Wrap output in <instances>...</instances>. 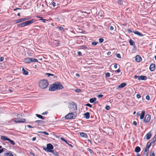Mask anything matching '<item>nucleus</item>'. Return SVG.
<instances>
[{
    "label": "nucleus",
    "mask_w": 156,
    "mask_h": 156,
    "mask_svg": "<svg viewBox=\"0 0 156 156\" xmlns=\"http://www.w3.org/2000/svg\"><path fill=\"white\" fill-rule=\"evenodd\" d=\"M17 117V118H14L11 120V121H13L16 123H23L26 121V119L22 118L21 119L19 118L20 116H22L21 115L17 114L16 115Z\"/></svg>",
    "instance_id": "nucleus-1"
},
{
    "label": "nucleus",
    "mask_w": 156,
    "mask_h": 156,
    "mask_svg": "<svg viewBox=\"0 0 156 156\" xmlns=\"http://www.w3.org/2000/svg\"><path fill=\"white\" fill-rule=\"evenodd\" d=\"M48 85V81L45 80H41L39 83V86L42 89L46 88Z\"/></svg>",
    "instance_id": "nucleus-2"
},
{
    "label": "nucleus",
    "mask_w": 156,
    "mask_h": 156,
    "mask_svg": "<svg viewBox=\"0 0 156 156\" xmlns=\"http://www.w3.org/2000/svg\"><path fill=\"white\" fill-rule=\"evenodd\" d=\"M76 116V113L71 112L66 115L65 118L66 119H74Z\"/></svg>",
    "instance_id": "nucleus-3"
},
{
    "label": "nucleus",
    "mask_w": 156,
    "mask_h": 156,
    "mask_svg": "<svg viewBox=\"0 0 156 156\" xmlns=\"http://www.w3.org/2000/svg\"><path fill=\"white\" fill-rule=\"evenodd\" d=\"M69 108H70V110L72 112L76 111L77 110L76 105L74 102H73L70 104Z\"/></svg>",
    "instance_id": "nucleus-4"
},
{
    "label": "nucleus",
    "mask_w": 156,
    "mask_h": 156,
    "mask_svg": "<svg viewBox=\"0 0 156 156\" xmlns=\"http://www.w3.org/2000/svg\"><path fill=\"white\" fill-rule=\"evenodd\" d=\"M47 146V147L46 148V147H44L43 148L44 150L45 151H47L48 152H50L54 148L53 146L51 144H48Z\"/></svg>",
    "instance_id": "nucleus-5"
},
{
    "label": "nucleus",
    "mask_w": 156,
    "mask_h": 156,
    "mask_svg": "<svg viewBox=\"0 0 156 156\" xmlns=\"http://www.w3.org/2000/svg\"><path fill=\"white\" fill-rule=\"evenodd\" d=\"M151 119V115L150 114H148L146 115L145 117L143 120V121L145 123H148Z\"/></svg>",
    "instance_id": "nucleus-6"
},
{
    "label": "nucleus",
    "mask_w": 156,
    "mask_h": 156,
    "mask_svg": "<svg viewBox=\"0 0 156 156\" xmlns=\"http://www.w3.org/2000/svg\"><path fill=\"white\" fill-rule=\"evenodd\" d=\"M55 89L56 90L62 89L64 88V87L60 83H55Z\"/></svg>",
    "instance_id": "nucleus-7"
},
{
    "label": "nucleus",
    "mask_w": 156,
    "mask_h": 156,
    "mask_svg": "<svg viewBox=\"0 0 156 156\" xmlns=\"http://www.w3.org/2000/svg\"><path fill=\"white\" fill-rule=\"evenodd\" d=\"M36 21L35 19H32L31 20H28V21H27L25 22V23L26 26H27L28 25H30Z\"/></svg>",
    "instance_id": "nucleus-8"
},
{
    "label": "nucleus",
    "mask_w": 156,
    "mask_h": 156,
    "mask_svg": "<svg viewBox=\"0 0 156 156\" xmlns=\"http://www.w3.org/2000/svg\"><path fill=\"white\" fill-rule=\"evenodd\" d=\"M55 83L51 85L49 87V90L51 91H54L56 90L55 89Z\"/></svg>",
    "instance_id": "nucleus-9"
},
{
    "label": "nucleus",
    "mask_w": 156,
    "mask_h": 156,
    "mask_svg": "<svg viewBox=\"0 0 156 156\" xmlns=\"http://www.w3.org/2000/svg\"><path fill=\"white\" fill-rule=\"evenodd\" d=\"M155 65L154 63L151 64L150 67H149V69L152 72L155 69Z\"/></svg>",
    "instance_id": "nucleus-10"
},
{
    "label": "nucleus",
    "mask_w": 156,
    "mask_h": 156,
    "mask_svg": "<svg viewBox=\"0 0 156 156\" xmlns=\"http://www.w3.org/2000/svg\"><path fill=\"white\" fill-rule=\"evenodd\" d=\"M147 77L145 76H140L138 77V80H147Z\"/></svg>",
    "instance_id": "nucleus-11"
},
{
    "label": "nucleus",
    "mask_w": 156,
    "mask_h": 156,
    "mask_svg": "<svg viewBox=\"0 0 156 156\" xmlns=\"http://www.w3.org/2000/svg\"><path fill=\"white\" fill-rule=\"evenodd\" d=\"M24 20L25 19H24V18H22L20 19L16 20L15 21V23L16 24L23 22L24 21H25Z\"/></svg>",
    "instance_id": "nucleus-12"
},
{
    "label": "nucleus",
    "mask_w": 156,
    "mask_h": 156,
    "mask_svg": "<svg viewBox=\"0 0 156 156\" xmlns=\"http://www.w3.org/2000/svg\"><path fill=\"white\" fill-rule=\"evenodd\" d=\"M142 60L141 58L139 55H137L135 57V60L137 62H140Z\"/></svg>",
    "instance_id": "nucleus-13"
},
{
    "label": "nucleus",
    "mask_w": 156,
    "mask_h": 156,
    "mask_svg": "<svg viewBox=\"0 0 156 156\" xmlns=\"http://www.w3.org/2000/svg\"><path fill=\"white\" fill-rule=\"evenodd\" d=\"M61 140L62 141L65 142L66 144H67L68 145L71 147H73V146L72 144H69L67 140H66L64 138L61 137Z\"/></svg>",
    "instance_id": "nucleus-14"
},
{
    "label": "nucleus",
    "mask_w": 156,
    "mask_h": 156,
    "mask_svg": "<svg viewBox=\"0 0 156 156\" xmlns=\"http://www.w3.org/2000/svg\"><path fill=\"white\" fill-rule=\"evenodd\" d=\"M3 156H14L12 153L10 151L4 153Z\"/></svg>",
    "instance_id": "nucleus-15"
},
{
    "label": "nucleus",
    "mask_w": 156,
    "mask_h": 156,
    "mask_svg": "<svg viewBox=\"0 0 156 156\" xmlns=\"http://www.w3.org/2000/svg\"><path fill=\"white\" fill-rule=\"evenodd\" d=\"M80 136L82 137L86 138H88V136L86 134L83 132L80 133Z\"/></svg>",
    "instance_id": "nucleus-16"
},
{
    "label": "nucleus",
    "mask_w": 156,
    "mask_h": 156,
    "mask_svg": "<svg viewBox=\"0 0 156 156\" xmlns=\"http://www.w3.org/2000/svg\"><path fill=\"white\" fill-rule=\"evenodd\" d=\"M31 58H27L24 59V62L26 63H28L31 62Z\"/></svg>",
    "instance_id": "nucleus-17"
},
{
    "label": "nucleus",
    "mask_w": 156,
    "mask_h": 156,
    "mask_svg": "<svg viewBox=\"0 0 156 156\" xmlns=\"http://www.w3.org/2000/svg\"><path fill=\"white\" fill-rule=\"evenodd\" d=\"M145 112L144 110H143L141 112V113L140 114V119H144V115H145Z\"/></svg>",
    "instance_id": "nucleus-18"
},
{
    "label": "nucleus",
    "mask_w": 156,
    "mask_h": 156,
    "mask_svg": "<svg viewBox=\"0 0 156 156\" xmlns=\"http://www.w3.org/2000/svg\"><path fill=\"white\" fill-rule=\"evenodd\" d=\"M25 26H26V25L25 22L19 24L17 25V27H23Z\"/></svg>",
    "instance_id": "nucleus-19"
},
{
    "label": "nucleus",
    "mask_w": 156,
    "mask_h": 156,
    "mask_svg": "<svg viewBox=\"0 0 156 156\" xmlns=\"http://www.w3.org/2000/svg\"><path fill=\"white\" fill-rule=\"evenodd\" d=\"M9 138L6 136H1V139L3 141L8 140Z\"/></svg>",
    "instance_id": "nucleus-20"
},
{
    "label": "nucleus",
    "mask_w": 156,
    "mask_h": 156,
    "mask_svg": "<svg viewBox=\"0 0 156 156\" xmlns=\"http://www.w3.org/2000/svg\"><path fill=\"white\" fill-rule=\"evenodd\" d=\"M126 85V83H121L118 86V87L119 88H122L124 87Z\"/></svg>",
    "instance_id": "nucleus-21"
},
{
    "label": "nucleus",
    "mask_w": 156,
    "mask_h": 156,
    "mask_svg": "<svg viewBox=\"0 0 156 156\" xmlns=\"http://www.w3.org/2000/svg\"><path fill=\"white\" fill-rule=\"evenodd\" d=\"M133 33L136 35H137L140 36L142 37L143 36V35L142 34L137 31H133Z\"/></svg>",
    "instance_id": "nucleus-22"
},
{
    "label": "nucleus",
    "mask_w": 156,
    "mask_h": 156,
    "mask_svg": "<svg viewBox=\"0 0 156 156\" xmlns=\"http://www.w3.org/2000/svg\"><path fill=\"white\" fill-rule=\"evenodd\" d=\"M84 117L87 119H88L90 118V113L88 112H87L84 114Z\"/></svg>",
    "instance_id": "nucleus-23"
},
{
    "label": "nucleus",
    "mask_w": 156,
    "mask_h": 156,
    "mask_svg": "<svg viewBox=\"0 0 156 156\" xmlns=\"http://www.w3.org/2000/svg\"><path fill=\"white\" fill-rule=\"evenodd\" d=\"M23 73V75H27L28 74V72L26 69H25L23 68L22 69Z\"/></svg>",
    "instance_id": "nucleus-24"
},
{
    "label": "nucleus",
    "mask_w": 156,
    "mask_h": 156,
    "mask_svg": "<svg viewBox=\"0 0 156 156\" xmlns=\"http://www.w3.org/2000/svg\"><path fill=\"white\" fill-rule=\"evenodd\" d=\"M35 123H38V124H43L45 123V121L43 120H36L35 122Z\"/></svg>",
    "instance_id": "nucleus-25"
},
{
    "label": "nucleus",
    "mask_w": 156,
    "mask_h": 156,
    "mask_svg": "<svg viewBox=\"0 0 156 156\" xmlns=\"http://www.w3.org/2000/svg\"><path fill=\"white\" fill-rule=\"evenodd\" d=\"M151 136V134L149 132L146 135V138L147 140L149 139Z\"/></svg>",
    "instance_id": "nucleus-26"
},
{
    "label": "nucleus",
    "mask_w": 156,
    "mask_h": 156,
    "mask_svg": "<svg viewBox=\"0 0 156 156\" xmlns=\"http://www.w3.org/2000/svg\"><path fill=\"white\" fill-rule=\"evenodd\" d=\"M140 151V148L138 146H137L136 147L135 150V151L136 153L139 152Z\"/></svg>",
    "instance_id": "nucleus-27"
},
{
    "label": "nucleus",
    "mask_w": 156,
    "mask_h": 156,
    "mask_svg": "<svg viewBox=\"0 0 156 156\" xmlns=\"http://www.w3.org/2000/svg\"><path fill=\"white\" fill-rule=\"evenodd\" d=\"M96 98H91L89 100V102L90 103H92L94 102L96 100Z\"/></svg>",
    "instance_id": "nucleus-28"
},
{
    "label": "nucleus",
    "mask_w": 156,
    "mask_h": 156,
    "mask_svg": "<svg viewBox=\"0 0 156 156\" xmlns=\"http://www.w3.org/2000/svg\"><path fill=\"white\" fill-rule=\"evenodd\" d=\"M50 152H51L55 156H58V152H57L56 151H54V150H52L51 151H50Z\"/></svg>",
    "instance_id": "nucleus-29"
},
{
    "label": "nucleus",
    "mask_w": 156,
    "mask_h": 156,
    "mask_svg": "<svg viewBox=\"0 0 156 156\" xmlns=\"http://www.w3.org/2000/svg\"><path fill=\"white\" fill-rule=\"evenodd\" d=\"M129 43L130 44L131 46L135 45V44L133 41L131 39H130L129 41Z\"/></svg>",
    "instance_id": "nucleus-30"
},
{
    "label": "nucleus",
    "mask_w": 156,
    "mask_h": 156,
    "mask_svg": "<svg viewBox=\"0 0 156 156\" xmlns=\"http://www.w3.org/2000/svg\"><path fill=\"white\" fill-rule=\"evenodd\" d=\"M36 116L37 117L41 119H43V120L44 119L45 117H44L42 116V115H40L36 114Z\"/></svg>",
    "instance_id": "nucleus-31"
},
{
    "label": "nucleus",
    "mask_w": 156,
    "mask_h": 156,
    "mask_svg": "<svg viewBox=\"0 0 156 156\" xmlns=\"http://www.w3.org/2000/svg\"><path fill=\"white\" fill-rule=\"evenodd\" d=\"M151 145V144H150L148 146L147 145L146 147L145 148V149L144 150V152L145 153V152H147V151H148L149 148L150 147Z\"/></svg>",
    "instance_id": "nucleus-32"
},
{
    "label": "nucleus",
    "mask_w": 156,
    "mask_h": 156,
    "mask_svg": "<svg viewBox=\"0 0 156 156\" xmlns=\"http://www.w3.org/2000/svg\"><path fill=\"white\" fill-rule=\"evenodd\" d=\"M37 18H41V19H40L39 20H42L43 21V23H45L46 22V21H48L47 20H46V19H43V17H42L39 16H37Z\"/></svg>",
    "instance_id": "nucleus-33"
},
{
    "label": "nucleus",
    "mask_w": 156,
    "mask_h": 156,
    "mask_svg": "<svg viewBox=\"0 0 156 156\" xmlns=\"http://www.w3.org/2000/svg\"><path fill=\"white\" fill-rule=\"evenodd\" d=\"M156 141V136L155 135L152 139L151 143H154Z\"/></svg>",
    "instance_id": "nucleus-34"
},
{
    "label": "nucleus",
    "mask_w": 156,
    "mask_h": 156,
    "mask_svg": "<svg viewBox=\"0 0 156 156\" xmlns=\"http://www.w3.org/2000/svg\"><path fill=\"white\" fill-rule=\"evenodd\" d=\"M38 133H41L47 135H49V133L46 131H39V132H38Z\"/></svg>",
    "instance_id": "nucleus-35"
},
{
    "label": "nucleus",
    "mask_w": 156,
    "mask_h": 156,
    "mask_svg": "<svg viewBox=\"0 0 156 156\" xmlns=\"http://www.w3.org/2000/svg\"><path fill=\"white\" fill-rule=\"evenodd\" d=\"M8 141H9L12 145H14L15 144V142L11 140L9 138V140Z\"/></svg>",
    "instance_id": "nucleus-36"
},
{
    "label": "nucleus",
    "mask_w": 156,
    "mask_h": 156,
    "mask_svg": "<svg viewBox=\"0 0 156 156\" xmlns=\"http://www.w3.org/2000/svg\"><path fill=\"white\" fill-rule=\"evenodd\" d=\"M5 150V148H2V146L0 145V154L3 152Z\"/></svg>",
    "instance_id": "nucleus-37"
},
{
    "label": "nucleus",
    "mask_w": 156,
    "mask_h": 156,
    "mask_svg": "<svg viewBox=\"0 0 156 156\" xmlns=\"http://www.w3.org/2000/svg\"><path fill=\"white\" fill-rule=\"evenodd\" d=\"M87 151H89L91 154H94V152H93V151L92 150V149H90V148H87Z\"/></svg>",
    "instance_id": "nucleus-38"
},
{
    "label": "nucleus",
    "mask_w": 156,
    "mask_h": 156,
    "mask_svg": "<svg viewBox=\"0 0 156 156\" xmlns=\"http://www.w3.org/2000/svg\"><path fill=\"white\" fill-rule=\"evenodd\" d=\"M25 19V21L29 20L31 18V17L30 16H26L24 18Z\"/></svg>",
    "instance_id": "nucleus-39"
},
{
    "label": "nucleus",
    "mask_w": 156,
    "mask_h": 156,
    "mask_svg": "<svg viewBox=\"0 0 156 156\" xmlns=\"http://www.w3.org/2000/svg\"><path fill=\"white\" fill-rule=\"evenodd\" d=\"M31 62H37L38 61V60L36 58H31Z\"/></svg>",
    "instance_id": "nucleus-40"
},
{
    "label": "nucleus",
    "mask_w": 156,
    "mask_h": 156,
    "mask_svg": "<svg viewBox=\"0 0 156 156\" xmlns=\"http://www.w3.org/2000/svg\"><path fill=\"white\" fill-rule=\"evenodd\" d=\"M80 48L81 49H87V47L86 46H84V45H82L80 46Z\"/></svg>",
    "instance_id": "nucleus-41"
},
{
    "label": "nucleus",
    "mask_w": 156,
    "mask_h": 156,
    "mask_svg": "<svg viewBox=\"0 0 156 156\" xmlns=\"http://www.w3.org/2000/svg\"><path fill=\"white\" fill-rule=\"evenodd\" d=\"M118 3L120 5H122L123 4V2L122 0H118Z\"/></svg>",
    "instance_id": "nucleus-42"
},
{
    "label": "nucleus",
    "mask_w": 156,
    "mask_h": 156,
    "mask_svg": "<svg viewBox=\"0 0 156 156\" xmlns=\"http://www.w3.org/2000/svg\"><path fill=\"white\" fill-rule=\"evenodd\" d=\"M105 75L106 77H109L110 76V74L109 73H107L105 74Z\"/></svg>",
    "instance_id": "nucleus-43"
},
{
    "label": "nucleus",
    "mask_w": 156,
    "mask_h": 156,
    "mask_svg": "<svg viewBox=\"0 0 156 156\" xmlns=\"http://www.w3.org/2000/svg\"><path fill=\"white\" fill-rule=\"evenodd\" d=\"M58 28L61 31H64V29L62 27H58Z\"/></svg>",
    "instance_id": "nucleus-44"
},
{
    "label": "nucleus",
    "mask_w": 156,
    "mask_h": 156,
    "mask_svg": "<svg viewBox=\"0 0 156 156\" xmlns=\"http://www.w3.org/2000/svg\"><path fill=\"white\" fill-rule=\"evenodd\" d=\"M45 75H47L48 77H49L50 76H54V75L51 74L50 73H46Z\"/></svg>",
    "instance_id": "nucleus-45"
},
{
    "label": "nucleus",
    "mask_w": 156,
    "mask_h": 156,
    "mask_svg": "<svg viewBox=\"0 0 156 156\" xmlns=\"http://www.w3.org/2000/svg\"><path fill=\"white\" fill-rule=\"evenodd\" d=\"M75 91L77 93H79L81 91V90L80 89H76L75 90Z\"/></svg>",
    "instance_id": "nucleus-46"
},
{
    "label": "nucleus",
    "mask_w": 156,
    "mask_h": 156,
    "mask_svg": "<svg viewBox=\"0 0 156 156\" xmlns=\"http://www.w3.org/2000/svg\"><path fill=\"white\" fill-rule=\"evenodd\" d=\"M99 42L100 43H102L104 41V39L102 38H100L99 39Z\"/></svg>",
    "instance_id": "nucleus-47"
},
{
    "label": "nucleus",
    "mask_w": 156,
    "mask_h": 156,
    "mask_svg": "<svg viewBox=\"0 0 156 156\" xmlns=\"http://www.w3.org/2000/svg\"><path fill=\"white\" fill-rule=\"evenodd\" d=\"M98 43V42H95L94 41H93L92 43V44L93 45L95 46Z\"/></svg>",
    "instance_id": "nucleus-48"
},
{
    "label": "nucleus",
    "mask_w": 156,
    "mask_h": 156,
    "mask_svg": "<svg viewBox=\"0 0 156 156\" xmlns=\"http://www.w3.org/2000/svg\"><path fill=\"white\" fill-rule=\"evenodd\" d=\"M110 108V106L108 105H107L105 107V109L107 110H109Z\"/></svg>",
    "instance_id": "nucleus-49"
},
{
    "label": "nucleus",
    "mask_w": 156,
    "mask_h": 156,
    "mask_svg": "<svg viewBox=\"0 0 156 156\" xmlns=\"http://www.w3.org/2000/svg\"><path fill=\"white\" fill-rule=\"evenodd\" d=\"M116 57L118 58H121V55L120 54H119V53L117 54L116 55Z\"/></svg>",
    "instance_id": "nucleus-50"
},
{
    "label": "nucleus",
    "mask_w": 156,
    "mask_h": 156,
    "mask_svg": "<svg viewBox=\"0 0 156 156\" xmlns=\"http://www.w3.org/2000/svg\"><path fill=\"white\" fill-rule=\"evenodd\" d=\"M85 105L86 106H88L90 108H91L92 107V105H90V104H88V103L86 104Z\"/></svg>",
    "instance_id": "nucleus-51"
},
{
    "label": "nucleus",
    "mask_w": 156,
    "mask_h": 156,
    "mask_svg": "<svg viewBox=\"0 0 156 156\" xmlns=\"http://www.w3.org/2000/svg\"><path fill=\"white\" fill-rule=\"evenodd\" d=\"M110 29L111 30H114V27L113 26L110 25L109 26Z\"/></svg>",
    "instance_id": "nucleus-52"
},
{
    "label": "nucleus",
    "mask_w": 156,
    "mask_h": 156,
    "mask_svg": "<svg viewBox=\"0 0 156 156\" xmlns=\"http://www.w3.org/2000/svg\"><path fill=\"white\" fill-rule=\"evenodd\" d=\"M103 96V95L102 94H99L98 96V98H102Z\"/></svg>",
    "instance_id": "nucleus-53"
},
{
    "label": "nucleus",
    "mask_w": 156,
    "mask_h": 156,
    "mask_svg": "<svg viewBox=\"0 0 156 156\" xmlns=\"http://www.w3.org/2000/svg\"><path fill=\"white\" fill-rule=\"evenodd\" d=\"M78 55L80 56H81L82 55V54L80 51H78L77 52Z\"/></svg>",
    "instance_id": "nucleus-54"
},
{
    "label": "nucleus",
    "mask_w": 156,
    "mask_h": 156,
    "mask_svg": "<svg viewBox=\"0 0 156 156\" xmlns=\"http://www.w3.org/2000/svg\"><path fill=\"white\" fill-rule=\"evenodd\" d=\"M4 59V58L3 57H0V62H1L3 61Z\"/></svg>",
    "instance_id": "nucleus-55"
},
{
    "label": "nucleus",
    "mask_w": 156,
    "mask_h": 156,
    "mask_svg": "<svg viewBox=\"0 0 156 156\" xmlns=\"http://www.w3.org/2000/svg\"><path fill=\"white\" fill-rule=\"evenodd\" d=\"M136 96L137 98L138 99L140 98L141 97V96L140 94H137Z\"/></svg>",
    "instance_id": "nucleus-56"
},
{
    "label": "nucleus",
    "mask_w": 156,
    "mask_h": 156,
    "mask_svg": "<svg viewBox=\"0 0 156 156\" xmlns=\"http://www.w3.org/2000/svg\"><path fill=\"white\" fill-rule=\"evenodd\" d=\"M146 99L147 100H149V99H150V97L149 95H147L146 97Z\"/></svg>",
    "instance_id": "nucleus-57"
},
{
    "label": "nucleus",
    "mask_w": 156,
    "mask_h": 156,
    "mask_svg": "<svg viewBox=\"0 0 156 156\" xmlns=\"http://www.w3.org/2000/svg\"><path fill=\"white\" fill-rule=\"evenodd\" d=\"M48 114V112L47 111L46 112H44L42 113V114H41V115H45V114Z\"/></svg>",
    "instance_id": "nucleus-58"
},
{
    "label": "nucleus",
    "mask_w": 156,
    "mask_h": 156,
    "mask_svg": "<svg viewBox=\"0 0 156 156\" xmlns=\"http://www.w3.org/2000/svg\"><path fill=\"white\" fill-rule=\"evenodd\" d=\"M133 124L135 125V126H136L137 125V122L136 121H134L133 122Z\"/></svg>",
    "instance_id": "nucleus-59"
},
{
    "label": "nucleus",
    "mask_w": 156,
    "mask_h": 156,
    "mask_svg": "<svg viewBox=\"0 0 156 156\" xmlns=\"http://www.w3.org/2000/svg\"><path fill=\"white\" fill-rule=\"evenodd\" d=\"M120 71H121V70L119 69L115 71V72H117L118 73H119L120 72Z\"/></svg>",
    "instance_id": "nucleus-60"
},
{
    "label": "nucleus",
    "mask_w": 156,
    "mask_h": 156,
    "mask_svg": "<svg viewBox=\"0 0 156 156\" xmlns=\"http://www.w3.org/2000/svg\"><path fill=\"white\" fill-rule=\"evenodd\" d=\"M55 4H56V3L55 2H53L51 5L54 7H55Z\"/></svg>",
    "instance_id": "nucleus-61"
},
{
    "label": "nucleus",
    "mask_w": 156,
    "mask_h": 156,
    "mask_svg": "<svg viewBox=\"0 0 156 156\" xmlns=\"http://www.w3.org/2000/svg\"><path fill=\"white\" fill-rule=\"evenodd\" d=\"M128 32L130 33H132L133 32V31L131 29H128Z\"/></svg>",
    "instance_id": "nucleus-62"
},
{
    "label": "nucleus",
    "mask_w": 156,
    "mask_h": 156,
    "mask_svg": "<svg viewBox=\"0 0 156 156\" xmlns=\"http://www.w3.org/2000/svg\"><path fill=\"white\" fill-rule=\"evenodd\" d=\"M114 67L115 68H117V64L115 63L114 66Z\"/></svg>",
    "instance_id": "nucleus-63"
},
{
    "label": "nucleus",
    "mask_w": 156,
    "mask_h": 156,
    "mask_svg": "<svg viewBox=\"0 0 156 156\" xmlns=\"http://www.w3.org/2000/svg\"><path fill=\"white\" fill-rule=\"evenodd\" d=\"M150 156H155V154L154 152L150 154Z\"/></svg>",
    "instance_id": "nucleus-64"
}]
</instances>
